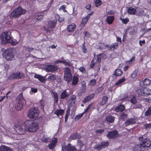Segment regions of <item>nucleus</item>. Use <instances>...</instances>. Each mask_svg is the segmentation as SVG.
Masks as SVG:
<instances>
[{"label": "nucleus", "mask_w": 151, "mask_h": 151, "mask_svg": "<svg viewBox=\"0 0 151 151\" xmlns=\"http://www.w3.org/2000/svg\"><path fill=\"white\" fill-rule=\"evenodd\" d=\"M122 73V71L120 69H117L115 71V74L117 76H120Z\"/></svg>", "instance_id": "31"}, {"label": "nucleus", "mask_w": 151, "mask_h": 151, "mask_svg": "<svg viewBox=\"0 0 151 151\" xmlns=\"http://www.w3.org/2000/svg\"><path fill=\"white\" fill-rule=\"evenodd\" d=\"M70 114V112L68 111H67L65 113V122H66L68 119L69 115Z\"/></svg>", "instance_id": "50"}, {"label": "nucleus", "mask_w": 151, "mask_h": 151, "mask_svg": "<svg viewBox=\"0 0 151 151\" xmlns=\"http://www.w3.org/2000/svg\"><path fill=\"white\" fill-rule=\"evenodd\" d=\"M151 114V108H149L145 113V115L146 116H148Z\"/></svg>", "instance_id": "44"}, {"label": "nucleus", "mask_w": 151, "mask_h": 151, "mask_svg": "<svg viewBox=\"0 0 151 151\" xmlns=\"http://www.w3.org/2000/svg\"><path fill=\"white\" fill-rule=\"evenodd\" d=\"M88 19L86 17L83 18L82 19L80 25L82 27H83L85 26L86 24V23Z\"/></svg>", "instance_id": "27"}, {"label": "nucleus", "mask_w": 151, "mask_h": 151, "mask_svg": "<svg viewBox=\"0 0 151 151\" xmlns=\"http://www.w3.org/2000/svg\"><path fill=\"white\" fill-rule=\"evenodd\" d=\"M76 27V25L74 23L69 25L68 26L67 30L69 32H72L74 30V29Z\"/></svg>", "instance_id": "20"}, {"label": "nucleus", "mask_w": 151, "mask_h": 151, "mask_svg": "<svg viewBox=\"0 0 151 151\" xmlns=\"http://www.w3.org/2000/svg\"><path fill=\"white\" fill-rule=\"evenodd\" d=\"M82 51L84 53H86L87 52V50L85 47V45L84 43L83 44Z\"/></svg>", "instance_id": "56"}, {"label": "nucleus", "mask_w": 151, "mask_h": 151, "mask_svg": "<svg viewBox=\"0 0 151 151\" xmlns=\"http://www.w3.org/2000/svg\"><path fill=\"white\" fill-rule=\"evenodd\" d=\"M94 94H92L84 98V99L83 101V103H86L87 102L92 99L94 97Z\"/></svg>", "instance_id": "22"}, {"label": "nucleus", "mask_w": 151, "mask_h": 151, "mask_svg": "<svg viewBox=\"0 0 151 151\" xmlns=\"http://www.w3.org/2000/svg\"><path fill=\"white\" fill-rule=\"evenodd\" d=\"M24 125L25 129L22 128V126L19 124L14 125V129L18 134H22L25 133L26 131L29 132H34L37 131L39 128V124L37 122L31 120H28L25 122Z\"/></svg>", "instance_id": "1"}, {"label": "nucleus", "mask_w": 151, "mask_h": 151, "mask_svg": "<svg viewBox=\"0 0 151 151\" xmlns=\"http://www.w3.org/2000/svg\"><path fill=\"white\" fill-rule=\"evenodd\" d=\"M127 12L128 13L131 14H134L136 12V10L135 9L132 7H130L127 9Z\"/></svg>", "instance_id": "25"}, {"label": "nucleus", "mask_w": 151, "mask_h": 151, "mask_svg": "<svg viewBox=\"0 0 151 151\" xmlns=\"http://www.w3.org/2000/svg\"><path fill=\"white\" fill-rule=\"evenodd\" d=\"M83 114H82L76 116L75 117V120H79L83 116Z\"/></svg>", "instance_id": "52"}, {"label": "nucleus", "mask_w": 151, "mask_h": 151, "mask_svg": "<svg viewBox=\"0 0 151 151\" xmlns=\"http://www.w3.org/2000/svg\"><path fill=\"white\" fill-rule=\"evenodd\" d=\"M145 14L144 11L142 9H139L136 14V15L138 16H145Z\"/></svg>", "instance_id": "28"}, {"label": "nucleus", "mask_w": 151, "mask_h": 151, "mask_svg": "<svg viewBox=\"0 0 151 151\" xmlns=\"http://www.w3.org/2000/svg\"><path fill=\"white\" fill-rule=\"evenodd\" d=\"M25 12L24 9H22L21 7L19 6L12 12L11 15L13 17H18L21 15L24 14Z\"/></svg>", "instance_id": "5"}, {"label": "nucleus", "mask_w": 151, "mask_h": 151, "mask_svg": "<svg viewBox=\"0 0 151 151\" xmlns=\"http://www.w3.org/2000/svg\"><path fill=\"white\" fill-rule=\"evenodd\" d=\"M1 51L3 53V57L8 60H12L14 59L16 53V50L13 48H9L5 50L2 49Z\"/></svg>", "instance_id": "2"}, {"label": "nucleus", "mask_w": 151, "mask_h": 151, "mask_svg": "<svg viewBox=\"0 0 151 151\" xmlns=\"http://www.w3.org/2000/svg\"><path fill=\"white\" fill-rule=\"evenodd\" d=\"M98 48L101 49H105L107 47V45H106L104 43H99L98 45Z\"/></svg>", "instance_id": "32"}, {"label": "nucleus", "mask_w": 151, "mask_h": 151, "mask_svg": "<svg viewBox=\"0 0 151 151\" xmlns=\"http://www.w3.org/2000/svg\"><path fill=\"white\" fill-rule=\"evenodd\" d=\"M78 145L80 147H81L83 145V143L80 140L78 141Z\"/></svg>", "instance_id": "60"}, {"label": "nucleus", "mask_w": 151, "mask_h": 151, "mask_svg": "<svg viewBox=\"0 0 151 151\" xmlns=\"http://www.w3.org/2000/svg\"><path fill=\"white\" fill-rule=\"evenodd\" d=\"M104 132V130L103 129H98L96 130V133L101 134L102 133Z\"/></svg>", "instance_id": "61"}, {"label": "nucleus", "mask_w": 151, "mask_h": 151, "mask_svg": "<svg viewBox=\"0 0 151 151\" xmlns=\"http://www.w3.org/2000/svg\"><path fill=\"white\" fill-rule=\"evenodd\" d=\"M142 83L144 85H148L150 83L151 81L149 79H145L142 81Z\"/></svg>", "instance_id": "34"}, {"label": "nucleus", "mask_w": 151, "mask_h": 151, "mask_svg": "<svg viewBox=\"0 0 151 151\" xmlns=\"http://www.w3.org/2000/svg\"><path fill=\"white\" fill-rule=\"evenodd\" d=\"M0 151H13L9 147L4 145L0 146Z\"/></svg>", "instance_id": "18"}, {"label": "nucleus", "mask_w": 151, "mask_h": 151, "mask_svg": "<svg viewBox=\"0 0 151 151\" xmlns=\"http://www.w3.org/2000/svg\"><path fill=\"white\" fill-rule=\"evenodd\" d=\"M80 71L82 72V73H86V71L85 68L83 67H80L79 69Z\"/></svg>", "instance_id": "49"}, {"label": "nucleus", "mask_w": 151, "mask_h": 151, "mask_svg": "<svg viewBox=\"0 0 151 151\" xmlns=\"http://www.w3.org/2000/svg\"><path fill=\"white\" fill-rule=\"evenodd\" d=\"M108 98L106 96H104L103 99L102 101L101 102V104L102 105H103L104 104L107 102Z\"/></svg>", "instance_id": "38"}, {"label": "nucleus", "mask_w": 151, "mask_h": 151, "mask_svg": "<svg viewBox=\"0 0 151 151\" xmlns=\"http://www.w3.org/2000/svg\"><path fill=\"white\" fill-rule=\"evenodd\" d=\"M47 79L51 80H54L55 79V77L54 75L52 74L48 77Z\"/></svg>", "instance_id": "51"}, {"label": "nucleus", "mask_w": 151, "mask_h": 151, "mask_svg": "<svg viewBox=\"0 0 151 151\" xmlns=\"http://www.w3.org/2000/svg\"><path fill=\"white\" fill-rule=\"evenodd\" d=\"M135 122L136 121L134 119H131L128 120L125 123V124L126 125H129L135 123Z\"/></svg>", "instance_id": "29"}, {"label": "nucleus", "mask_w": 151, "mask_h": 151, "mask_svg": "<svg viewBox=\"0 0 151 151\" xmlns=\"http://www.w3.org/2000/svg\"><path fill=\"white\" fill-rule=\"evenodd\" d=\"M53 96L55 97V101L57 102L58 101V96L57 93L56 92H53Z\"/></svg>", "instance_id": "53"}, {"label": "nucleus", "mask_w": 151, "mask_h": 151, "mask_svg": "<svg viewBox=\"0 0 151 151\" xmlns=\"http://www.w3.org/2000/svg\"><path fill=\"white\" fill-rule=\"evenodd\" d=\"M125 81V79L124 78H122L119 79L116 83V86H119V85Z\"/></svg>", "instance_id": "36"}, {"label": "nucleus", "mask_w": 151, "mask_h": 151, "mask_svg": "<svg viewBox=\"0 0 151 151\" xmlns=\"http://www.w3.org/2000/svg\"><path fill=\"white\" fill-rule=\"evenodd\" d=\"M42 141L43 142H47L49 141L50 139L49 138H48L47 137H46L45 136H44L42 138Z\"/></svg>", "instance_id": "45"}, {"label": "nucleus", "mask_w": 151, "mask_h": 151, "mask_svg": "<svg viewBox=\"0 0 151 151\" xmlns=\"http://www.w3.org/2000/svg\"><path fill=\"white\" fill-rule=\"evenodd\" d=\"M96 83V80L94 79H93L91 80L88 83V85L89 86H93Z\"/></svg>", "instance_id": "47"}, {"label": "nucleus", "mask_w": 151, "mask_h": 151, "mask_svg": "<svg viewBox=\"0 0 151 151\" xmlns=\"http://www.w3.org/2000/svg\"><path fill=\"white\" fill-rule=\"evenodd\" d=\"M62 149V151H81V150L77 151L75 147L70 144H68L65 146H63Z\"/></svg>", "instance_id": "9"}, {"label": "nucleus", "mask_w": 151, "mask_h": 151, "mask_svg": "<svg viewBox=\"0 0 151 151\" xmlns=\"http://www.w3.org/2000/svg\"><path fill=\"white\" fill-rule=\"evenodd\" d=\"M137 93L139 96H147L151 95V90L147 88H140L137 90Z\"/></svg>", "instance_id": "6"}, {"label": "nucleus", "mask_w": 151, "mask_h": 151, "mask_svg": "<svg viewBox=\"0 0 151 151\" xmlns=\"http://www.w3.org/2000/svg\"><path fill=\"white\" fill-rule=\"evenodd\" d=\"M76 98V97L75 95H73L70 97V101H74Z\"/></svg>", "instance_id": "59"}, {"label": "nucleus", "mask_w": 151, "mask_h": 151, "mask_svg": "<svg viewBox=\"0 0 151 151\" xmlns=\"http://www.w3.org/2000/svg\"><path fill=\"white\" fill-rule=\"evenodd\" d=\"M78 80L79 79L78 75H74L72 79V85H76L78 83Z\"/></svg>", "instance_id": "15"}, {"label": "nucleus", "mask_w": 151, "mask_h": 151, "mask_svg": "<svg viewBox=\"0 0 151 151\" xmlns=\"http://www.w3.org/2000/svg\"><path fill=\"white\" fill-rule=\"evenodd\" d=\"M131 103L133 104H136L137 103V100L135 96H133L130 100Z\"/></svg>", "instance_id": "39"}, {"label": "nucleus", "mask_w": 151, "mask_h": 151, "mask_svg": "<svg viewBox=\"0 0 151 151\" xmlns=\"http://www.w3.org/2000/svg\"><path fill=\"white\" fill-rule=\"evenodd\" d=\"M12 35L9 32L5 31L0 34V41L2 44L9 43Z\"/></svg>", "instance_id": "3"}, {"label": "nucleus", "mask_w": 151, "mask_h": 151, "mask_svg": "<svg viewBox=\"0 0 151 151\" xmlns=\"http://www.w3.org/2000/svg\"><path fill=\"white\" fill-rule=\"evenodd\" d=\"M94 2L96 7L100 6L102 3V1L101 0H94Z\"/></svg>", "instance_id": "40"}, {"label": "nucleus", "mask_w": 151, "mask_h": 151, "mask_svg": "<svg viewBox=\"0 0 151 151\" xmlns=\"http://www.w3.org/2000/svg\"><path fill=\"white\" fill-rule=\"evenodd\" d=\"M125 109L124 106L121 105L115 108V110L116 112L122 111Z\"/></svg>", "instance_id": "26"}, {"label": "nucleus", "mask_w": 151, "mask_h": 151, "mask_svg": "<svg viewBox=\"0 0 151 151\" xmlns=\"http://www.w3.org/2000/svg\"><path fill=\"white\" fill-rule=\"evenodd\" d=\"M68 94L66 91H64L61 95V98L62 99H64L68 96Z\"/></svg>", "instance_id": "35"}, {"label": "nucleus", "mask_w": 151, "mask_h": 151, "mask_svg": "<svg viewBox=\"0 0 151 151\" xmlns=\"http://www.w3.org/2000/svg\"><path fill=\"white\" fill-rule=\"evenodd\" d=\"M56 18H58V20L60 22H62L64 20V18L63 17H60L58 15H57L56 16Z\"/></svg>", "instance_id": "48"}, {"label": "nucleus", "mask_w": 151, "mask_h": 151, "mask_svg": "<svg viewBox=\"0 0 151 151\" xmlns=\"http://www.w3.org/2000/svg\"><path fill=\"white\" fill-rule=\"evenodd\" d=\"M56 24V21H50L48 23V27L51 28H54L55 27Z\"/></svg>", "instance_id": "24"}, {"label": "nucleus", "mask_w": 151, "mask_h": 151, "mask_svg": "<svg viewBox=\"0 0 151 151\" xmlns=\"http://www.w3.org/2000/svg\"><path fill=\"white\" fill-rule=\"evenodd\" d=\"M120 19L122 21V22L124 24H127L129 21V19L128 18L123 19L121 17H120Z\"/></svg>", "instance_id": "43"}, {"label": "nucleus", "mask_w": 151, "mask_h": 151, "mask_svg": "<svg viewBox=\"0 0 151 151\" xmlns=\"http://www.w3.org/2000/svg\"><path fill=\"white\" fill-rule=\"evenodd\" d=\"M113 49H116L118 47V44L117 43H115L112 45Z\"/></svg>", "instance_id": "55"}, {"label": "nucleus", "mask_w": 151, "mask_h": 151, "mask_svg": "<svg viewBox=\"0 0 151 151\" xmlns=\"http://www.w3.org/2000/svg\"><path fill=\"white\" fill-rule=\"evenodd\" d=\"M45 69L47 71H55L57 69V67L52 65H47L45 66Z\"/></svg>", "instance_id": "13"}, {"label": "nucleus", "mask_w": 151, "mask_h": 151, "mask_svg": "<svg viewBox=\"0 0 151 151\" xmlns=\"http://www.w3.org/2000/svg\"><path fill=\"white\" fill-rule=\"evenodd\" d=\"M19 73H13L11 75V76L12 78L18 79V77H19Z\"/></svg>", "instance_id": "46"}, {"label": "nucleus", "mask_w": 151, "mask_h": 151, "mask_svg": "<svg viewBox=\"0 0 151 151\" xmlns=\"http://www.w3.org/2000/svg\"><path fill=\"white\" fill-rule=\"evenodd\" d=\"M18 42H17L16 40H13L12 38V37H11V39H10V40L9 42V43H11L12 45H15Z\"/></svg>", "instance_id": "41"}, {"label": "nucleus", "mask_w": 151, "mask_h": 151, "mask_svg": "<svg viewBox=\"0 0 151 151\" xmlns=\"http://www.w3.org/2000/svg\"><path fill=\"white\" fill-rule=\"evenodd\" d=\"M84 35L86 38H88L90 37L89 33L86 31H84Z\"/></svg>", "instance_id": "54"}, {"label": "nucleus", "mask_w": 151, "mask_h": 151, "mask_svg": "<svg viewBox=\"0 0 151 151\" xmlns=\"http://www.w3.org/2000/svg\"><path fill=\"white\" fill-rule=\"evenodd\" d=\"M57 141L58 139L56 138H55L53 139L49 145V149H52L54 148L57 143Z\"/></svg>", "instance_id": "14"}, {"label": "nucleus", "mask_w": 151, "mask_h": 151, "mask_svg": "<svg viewBox=\"0 0 151 151\" xmlns=\"http://www.w3.org/2000/svg\"><path fill=\"white\" fill-rule=\"evenodd\" d=\"M109 145V142H103L101 143L100 144L94 146V148L98 150H100L102 148L104 147Z\"/></svg>", "instance_id": "11"}, {"label": "nucleus", "mask_w": 151, "mask_h": 151, "mask_svg": "<svg viewBox=\"0 0 151 151\" xmlns=\"http://www.w3.org/2000/svg\"><path fill=\"white\" fill-rule=\"evenodd\" d=\"M24 77V75L22 73H19V77H18V79L23 78Z\"/></svg>", "instance_id": "58"}, {"label": "nucleus", "mask_w": 151, "mask_h": 151, "mask_svg": "<svg viewBox=\"0 0 151 151\" xmlns=\"http://www.w3.org/2000/svg\"><path fill=\"white\" fill-rule=\"evenodd\" d=\"M106 121L109 123L113 122L114 120V117L112 116L108 115L105 118Z\"/></svg>", "instance_id": "23"}, {"label": "nucleus", "mask_w": 151, "mask_h": 151, "mask_svg": "<svg viewBox=\"0 0 151 151\" xmlns=\"http://www.w3.org/2000/svg\"><path fill=\"white\" fill-rule=\"evenodd\" d=\"M66 8V6L65 5H63L61 6L60 8L59 9V10H61L62 9L64 10Z\"/></svg>", "instance_id": "63"}, {"label": "nucleus", "mask_w": 151, "mask_h": 151, "mask_svg": "<svg viewBox=\"0 0 151 151\" xmlns=\"http://www.w3.org/2000/svg\"><path fill=\"white\" fill-rule=\"evenodd\" d=\"M133 149L134 151H141L144 150V149H143V148L142 147L140 144L135 145Z\"/></svg>", "instance_id": "21"}, {"label": "nucleus", "mask_w": 151, "mask_h": 151, "mask_svg": "<svg viewBox=\"0 0 151 151\" xmlns=\"http://www.w3.org/2000/svg\"><path fill=\"white\" fill-rule=\"evenodd\" d=\"M127 115L124 113H122L121 115V117L123 119H125L127 118Z\"/></svg>", "instance_id": "57"}, {"label": "nucleus", "mask_w": 151, "mask_h": 151, "mask_svg": "<svg viewBox=\"0 0 151 151\" xmlns=\"http://www.w3.org/2000/svg\"><path fill=\"white\" fill-rule=\"evenodd\" d=\"M139 45L141 46H142V44H145V40H143L142 41L140 40L139 41Z\"/></svg>", "instance_id": "64"}, {"label": "nucleus", "mask_w": 151, "mask_h": 151, "mask_svg": "<svg viewBox=\"0 0 151 151\" xmlns=\"http://www.w3.org/2000/svg\"><path fill=\"white\" fill-rule=\"evenodd\" d=\"M135 60V58L134 57H132L131 59L129 61L127 62V65H130L133 63Z\"/></svg>", "instance_id": "42"}, {"label": "nucleus", "mask_w": 151, "mask_h": 151, "mask_svg": "<svg viewBox=\"0 0 151 151\" xmlns=\"http://www.w3.org/2000/svg\"><path fill=\"white\" fill-rule=\"evenodd\" d=\"M34 77L38 79L42 83L45 82L46 80V79L43 76L38 74H35Z\"/></svg>", "instance_id": "17"}, {"label": "nucleus", "mask_w": 151, "mask_h": 151, "mask_svg": "<svg viewBox=\"0 0 151 151\" xmlns=\"http://www.w3.org/2000/svg\"><path fill=\"white\" fill-rule=\"evenodd\" d=\"M106 20L108 24H112L114 20V16H108L106 17Z\"/></svg>", "instance_id": "16"}, {"label": "nucleus", "mask_w": 151, "mask_h": 151, "mask_svg": "<svg viewBox=\"0 0 151 151\" xmlns=\"http://www.w3.org/2000/svg\"><path fill=\"white\" fill-rule=\"evenodd\" d=\"M64 78L68 82L70 81L72 78V74L70 68H66L64 69Z\"/></svg>", "instance_id": "8"}, {"label": "nucleus", "mask_w": 151, "mask_h": 151, "mask_svg": "<svg viewBox=\"0 0 151 151\" xmlns=\"http://www.w3.org/2000/svg\"><path fill=\"white\" fill-rule=\"evenodd\" d=\"M118 136V132L116 130L111 132L107 134V136L109 138H115L117 137Z\"/></svg>", "instance_id": "12"}, {"label": "nucleus", "mask_w": 151, "mask_h": 151, "mask_svg": "<svg viewBox=\"0 0 151 151\" xmlns=\"http://www.w3.org/2000/svg\"><path fill=\"white\" fill-rule=\"evenodd\" d=\"M81 137L80 136L78 133H75L74 134H72L70 137V139H75L77 138L79 139Z\"/></svg>", "instance_id": "30"}, {"label": "nucleus", "mask_w": 151, "mask_h": 151, "mask_svg": "<svg viewBox=\"0 0 151 151\" xmlns=\"http://www.w3.org/2000/svg\"><path fill=\"white\" fill-rule=\"evenodd\" d=\"M39 115V113L37 108H31L27 114L28 118L34 119H37Z\"/></svg>", "instance_id": "4"}, {"label": "nucleus", "mask_w": 151, "mask_h": 151, "mask_svg": "<svg viewBox=\"0 0 151 151\" xmlns=\"http://www.w3.org/2000/svg\"><path fill=\"white\" fill-rule=\"evenodd\" d=\"M140 144L142 147L143 148V149H144V148L145 147H149L150 146L151 141L148 139H146L143 140L142 143Z\"/></svg>", "instance_id": "10"}, {"label": "nucleus", "mask_w": 151, "mask_h": 151, "mask_svg": "<svg viewBox=\"0 0 151 151\" xmlns=\"http://www.w3.org/2000/svg\"><path fill=\"white\" fill-rule=\"evenodd\" d=\"M18 104L16 106V109L18 110H21L23 106L25 105L26 102L25 100L22 96V94H20L17 97Z\"/></svg>", "instance_id": "7"}, {"label": "nucleus", "mask_w": 151, "mask_h": 151, "mask_svg": "<svg viewBox=\"0 0 151 151\" xmlns=\"http://www.w3.org/2000/svg\"><path fill=\"white\" fill-rule=\"evenodd\" d=\"M64 113V110L62 109H58L56 110L55 112V114H56L59 117H62V115Z\"/></svg>", "instance_id": "19"}, {"label": "nucleus", "mask_w": 151, "mask_h": 151, "mask_svg": "<svg viewBox=\"0 0 151 151\" xmlns=\"http://www.w3.org/2000/svg\"><path fill=\"white\" fill-rule=\"evenodd\" d=\"M138 75V71L137 70L134 71L131 74V77L133 79H134L136 78Z\"/></svg>", "instance_id": "33"}, {"label": "nucleus", "mask_w": 151, "mask_h": 151, "mask_svg": "<svg viewBox=\"0 0 151 151\" xmlns=\"http://www.w3.org/2000/svg\"><path fill=\"white\" fill-rule=\"evenodd\" d=\"M101 55H99L97 56V61L99 62L101 61Z\"/></svg>", "instance_id": "62"}, {"label": "nucleus", "mask_w": 151, "mask_h": 151, "mask_svg": "<svg viewBox=\"0 0 151 151\" xmlns=\"http://www.w3.org/2000/svg\"><path fill=\"white\" fill-rule=\"evenodd\" d=\"M58 63H63L65 65H69V63L67 61H61L59 60L56 62V63L57 64Z\"/></svg>", "instance_id": "37"}]
</instances>
